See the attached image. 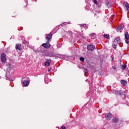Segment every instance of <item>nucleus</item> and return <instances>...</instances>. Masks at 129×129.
<instances>
[{
  "mask_svg": "<svg viewBox=\"0 0 129 129\" xmlns=\"http://www.w3.org/2000/svg\"><path fill=\"white\" fill-rule=\"evenodd\" d=\"M93 2L95 5H97L98 3L96 0H93Z\"/></svg>",
  "mask_w": 129,
  "mask_h": 129,
  "instance_id": "obj_23",
  "label": "nucleus"
},
{
  "mask_svg": "<svg viewBox=\"0 0 129 129\" xmlns=\"http://www.w3.org/2000/svg\"><path fill=\"white\" fill-rule=\"evenodd\" d=\"M107 6H108V8L111 6V4L109 2L107 3L106 4Z\"/></svg>",
  "mask_w": 129,
  "mask_h": 129,
  "instance_id": "obj_19",
  "label": "nucleus"
},
{
  "mask_svg": "<svg viewBox=\"0 0 129 129\" xmlns=\"http://www.w3.org/2000/svg\"><path fill=\"white\" fill-rule=\"evenodd\" d=\"M52 38V34L50 33L47 35V37H46V40H47L48 42H49V40H51Z\"/></svg>",
  "mask_w": 129,
  "mask_h": 129,
  "instance_id": "obj_9",
  "label": "nucleus"
},
{
  "mask_svg": "<svg viewBox=\"0 0 129 129\" xmlns=\"http://www.w3.org/2000/svg\"><path fill=\"white\" fill-rule=\"evenodd\" d=\"M80 61H81L82 62H83V61H84V57H80Z\"/></svg>",
  "mask_w": 129,
  "mask_h": 129,
  "instance_id": "obj_21",
  "label": "nucleus"
},
{
  "mask_svg": "<svg viewBox=\"0 0 129 129\" xmlns=\"http://www.w3.org/2000/svg\"><path fill=\"white\" fill-rule=\"evenodd\" d=\"M80 27H83V28H85V29H87L88 28V26L86 24H81Z\"/></svg>",
  "mask_w": 129,
  "mask_h": 129,
  "instance_id": "obj_14",
  "label": "nucleus"
},
{
  "mask_svg": "<svg viewBox=\"0 0 129 129\" xmlns=\"http://www.w3.org/2000/svg\"><path fill=\"white\" fill-rule=\"evenodd\" d=\"M112 47H113V49H116V45H115V44H113V45H112Z\"/></svg>",
  "mask_w": 129,
  "mask_h": 129,
  "instance_id": "obj_22",
  "label": "nucleus"
},
{
  "mask_svg": "<svg viewBox=\"0 0 129 129\" xmlns=\"http://www.w3.org/2000/svg\"><path fill=\"white\" fill-rule=\"evenodd\" d=\"M88 50H89V51H93L94 49H95V46L93 45H89L87 46Z\"/></svg>",
  "mask_w": 129,
  "mask_h": 129,
  "instance_id": "obj_4",
  "label": "nucleus"
},
{
  "mask_svg": "<svg viewBox=\"0 0 129 129\" xmlns=\"http://www.w3.org/2000/svg\"><path fill=\"white\" fill-rule=\"evenodd\" d=\"M118 120V119H117V118H113V122H117Z\"/></svg>",
  "mask_w": 129,
  "mask_h": 129,
  "instance_id": "obj_16",
  "label": "nucleus"
},
{
  "mask_svg": "<svg viewBox=\"0 0 129 129\" xmlns=\"http://www.w3.org/2000/svg\"><path fill=\"white\" fill-rule=\"evenodd\" d=\"M124 5L127 11H129V4L127 2L124 3Z\"/></svg>",
  "mask_w": 129,
  "mask_h": 129,
  "instance_id": "obj_11",
  "label": "nucleus"
},
{
  "mask_svg": "<svg viewBox=\"0 0 129 129\" xmlns=\"http://www.w3.org/2000/svg\"><path fill=\"white\" fill-rule=\"evenodd\" d=\"M67 24L66 23H63L61 24V26H65V25Z\"/></svg>",
  "mask_w": 129,
  "mask_h": 129,
  "instance_id": "obj_27",
  "label": "nucleus"
},
{
  "mask_svg": "<svg viewBox=\"0 0 129 129\" xmlns=\"http://www.w3.org/2000/svg\"><path fill=\"white\" fill-rule=\"evenodd\" d=\"M1 61L3 63H6L7 61V58H6V54L2 53L1 55Z\"/></svg>",
  "mask_w": 129,
  "mask_h": 129,
  "instance_id": "obj_1",
  "label": "nucleus"
},
{
  "mask_svg": "<svg viewBox=\"0 0 129 129\" xmlns=\"http://www.w3.org/2000/svg\"><path fill=\"white\" fill-rule=\"evenodd\" d=\"M113 92L117 95H121V92L120 91H114Z\"/></svg>",
  "mask_w": 129,
  "mask_h": 129,
  "instance_id": "obj_12",
  "label": "nucleus"
},
{
  "mask_svg": "<svg viewBox=\"0 0 129 129\" xmlns=\"http://www.w3.org/2000/svg\"><path fill=\"white\" fill-rule=\"evenodd\" d=\"M124 37H125V43L126 44H128V43H129V41H128V40H129L128 33H127V32L125 33Z\"/></svg>",
  "mask_w": 129,
  "mask_h": 129,
  "instance_id": "obj_2",
  "label": "nucleus"
},
{
  "mask_svg": "<svg viewBox=\"0 0 129 129\" xmlns=\"http://www.w3.org/2000/svg\"><path fill=\"white\" fill-rule=\"evenodd\" d=\"M60 129H66V127L62 126L60 127Z\"/></svg>",
  "mask_w": 129,
  "mask_h": 129,
  "instance_id": "obj_26",
  "label": "nucleus"
},
{
  "mask_svg": "<svg viewBox=\"0 0 129 129\" xmlns=\"http://www.w3.org/2000/svg\"><path fill=\"white\" fill-rule=\"evenodd\" d=\"M120 43V38L116 37L114 40V44H119Z\"/></svg>",
  "mask_w": 129,
  "mask_h": 129,
  "instance_id": "obj_6",
  "label": "nucleus"
},
{
  "mask_svg": "<svg viewBox=\"0 0 129 129\" xmlns=\"http://www.w3.org/2000/svg\"><path fill=\"white\" fill-rule=\"evenodd\" d=\"M42 47L44 48H45L46 49H48V48H50L51 47V45H50V43L49 42H47L46 43H43L42 44Z\"/></svg>",
  "mask_w": 129,
  "mask_h": 129,
  "instance_id": "obj_3",
  "label": "nucleus"
},
{
  "mask_svg": "<svg viewBox=\"0 0 129 129\" xmlns=\"http://www.w3.org/2000/svg\"><path fill=\"white\" fill-rule=\"evenodd\" d=\"M50 63H51L50 59H46V61L44 62V66H45V67H48L50 66Z\"/></svg>",
  "mask_w": 129,
  "mask_h": 129,
  "instance_id": "obj_5",
  "label": "nucleus"
},
{
  "mask_svg": "<svg viewBox=\"0 0 129 129\" xmlns=\"http://www.w3.org/2000/svg\"><path fill=\"white\" fill-rule=\"evenodd\" d=\"M120 82H121V84H122L123 86H125V85H126V83H127L126 81L124 80H122L120 81Z\"/></svg>",
  "mask_w": 129,
  "mask_h": 129,
  "instance_id": "obj_10",
  "label": "nucleus"
},
{
  "mask_svg": "<svg viewBox=\"0 0 129 129\" xmlns=\"http://www.w3.org/2000/svg\"><path fill=\"white\" fill-rule=\"evenodd\" d=\"M29 81L25 80L23 82V84L24 85V86H28V85H29Z\"/></svg>",
  "mask_w": 129,
  "mask_h": 129,
  "instance_id": "obj_13",
  "label": "nucleus"
},
{
  "mask_svg": "<svg viewBox=\"0 0 129 129\" xmlns=\"http://www.w3.org/2000/svg\"><path fill=\"white\" fill-rule=\"evenodd\" d=\"M104 37L106 39H109V35L107 34H104Z\"/></svg>",
  "mask_w": 129,
  "mask_h": 129,
  "instance_id": "obj_17",
  "label": "nucleus"
},
{
  "mask_svg": "<svg viewBox=\"0 0 129 129\" xmlns=\"http://www.w3.org/2000/svg\"><path fill=\"white\" fill-rule=\"evenodd\" d=\"M112 117V115L111 113L106 114V119L109 120Z\"/></svg>",
  "mask_w": 129,
  "mask_h": 129,
  "instance_id": "obj_8",
  "label": "nucleus"
},
{
  "mask_svg": "<svg viewBox=\"0 0 129 129\" xmlns=\"http://www.w3.org/2000/svg\"><path fill=\"white\" fill-rule=\"evenodd\" d=\"M125 68H126V66L125 65L122 66V69H123V70H124Z\"/></svg>",
  "mask_w": 129,
  "mask_h": 129,
  "instance_id": "obj_20",
  "label": "nucleus"
},
{
  "mask_svg": "<svg viewBox=\"0 0 129 129\" xmlns=\"http://www.w3.org/2000/svg\"><path fill=\"white\" fill-rule=\"evenodd\" d=\"M84 72H85V73H88V71L87 69H85L84 70Z\"/></svg>",
  "mask_w": 129,
  "mask_h": 129,
  "instance_id": "obj_24",
  "label": "nucleus"
},
{
  "mask_svg": "<svg viewBox=\"0 0 129 129\" xmlns=\"http://www.w3.org/2000/svg\"><path fill=\"white\" fill-rule=\"evenodd\" d=\"M95 35H96L95 33L92 34V36H93L94 37H95Z\"/></svg>",
  "mask_w": 129,
  "mask_h": 129,
  "instance_id": "obj_28",
  "label": "nucleus"
},
{
  "mask_svg": "<svg viewBox=\"0 0 129 129\" xmlns=\"http://www.w3.org/2000/svg\"><path fill=\"white\" fill-rule=\"evenodd\" d=\"M7 66H8V67H9V68H11V64H10V63H8L7 64Z\"/></svg>",
  "mask_w": 129,
  "mask_h": 129,
  "instance_id": "obj_25",
  "label": "nucleus"
},
{
  "mask_svg": "<svg viewBox=\"0 0 129 129\" xmlns=\"http://www.w3.org/2000/svg\"><path fill=\"white\" fill-rule=\"evenodd\" d=\"M16 49L17 50H19V51H22V45L21 44H16Z\"/></svg>",
  "mask_w": 129,
  "mask_h": 129,
  "instance_id": "obj_7",
  "label": "nucleus"
},
{
  "mask_svg": "<svg viewBox=\"0 0 129 129\" xmlns=\"http://www.w3.org/2000/svg\"><path fill=\"white\" fill-rule=\"evenodd\" d=\"M48 72H50V70H48Z\"/></svg>",
  "mask_w": 129,
  "mask_h": 129,
  "instance_id": "obj_29",
  "label": "nucleus"
},
{
  "mask_svg": "<svg viewBox=\"0 0 129 129\" xmlns=\"http://www.w3.org/2000/svg\"><path fill=\"white\" fill-rule=\"evenodd\" d=\"M122 29V26L120 25L117 28V32H120V30Z\"/></svg>",
  "mask_w": 129,
  "mask_h": 129,
  "instance_id": "obj_15",
  "label": "nucleus"
},
{
  "mask_svg": "<svg viewBox=\"0 0 129 129\" xmlns=\"http://www.w3.org/2000/svg\"><path fill=\"white\" fill-rule=\"evenodd\" d=\"M6 78L7 80H9L10 81H13L14 80L11 79V78L8 77V76L6 75Z\"/></svg>",
  "mask_w": 129,
  "mask_h": 129,
  "instance_id": "obj_18",
  "label": "nucleus"
}]
</instances>
